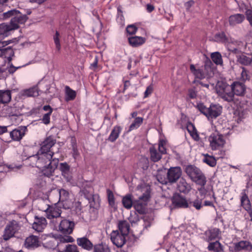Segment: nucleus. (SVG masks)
Listing matches in <instances>:
<instances>
[{"instance_id": "20e7f679", "label": "nucleus", "mask_w": 252, "mask_h": 252, "mask_svg": "<svg viewBox=\"0 0 252 252\" xmlns=\"http://www.w3.org/2000/svg\"><path fill=\"white\" fill-rule=\"evenodd\" d=\"M216 92L223 100L228 102L233 101L234 96L231 86L223 82H219L216 85Z\"/></svg>"}, {"instance_id": "6e6552de", "label": "nucleus", "mask_w": 252, "mask_h": 252, "mask_svg": "<svg viewBox=\"0 0 252 252\" xmlns=\"http://www.w3.org/2000/svg\"><path fill=\"white\" fill-rule=\"evenodd\" d=\"M19 229V224L16 220H13L9 222V223L6 225L2 235L3 240L5 241L9 240L14 236V234Z\"/></svg>"}, {"instance_id": "ea45409f", "label": "nucleus", "mask_w": 252, "mask_h": 252, "mask_svg": "<svg viewBox=\"0 0 252 252\" xmlns=\"http://www.w3.org/2000/svg\"><path fill=\"white\" fill-rule=\"evenodd\" d=\"M73 201L70 198L63 200L58 202V205L62 206L64 209H69L73 206Z\"/></svg>"}, {"instance_id": "13d9d810", "label": "nucleus", "mask_w": 252, "mask_h": 252, "mask_svg": "<svg viewBox=\"0 0 252 252\" xmlns=\"http://www.w3.org/2000/svg\"><path fill=\"white\" fill-rule=\"evenodd\" d=\"M126 30L129 34H134L136 33L137 28L134 25H130L126 27Z\"/></svg>"}, {"instance_id": "a211bd4d", "label": "nucleus", "mask_w": 252, "mask_h": 252, "mask_svg": "<svg viewBox=\"0 0 252 252\" xmlns=\"http://www.w3.org/2000/svg\"><path fill=\"white\" fill-rule=\"evenodd\" d=\"M27 130L26 126H21L14 129L10 132V136L13 141H19L25 134Z\"/></svg>"}, {"instance_id": "58836bf2", "label": "nucleus", "mask_w": 252, "mask_h": 252, "mask_svg": "<svg viewBox=\"0 0 252 252\" xmlns=\"http://www.w3.org/2000/svg\"><path fill=\"white\" fill-rule=\"evenodd\" d=\"M206 234L208 236V241H210L219 237L220 231L218 228H215L207 231Z\"/></svg>"}, {"instance_id": "bb28decb", "label": "nucleus", "mask_w": 252, "mask_h": 252, "mask_svg": "<svg viewBox=\"0 0 252 252\" xmlns=\"http://www.w3.org/2000/svg\"><path fill=\"white\" fill-rule=\"evenodd\" d=\"M122 130V127L121 126H115L108 138V140L111 142H115L119 137V134L121 132Z\"/></svg>"}, {"instance_id": "680f3d73", "label": "nucleus", "mask_w": 252, "mask_h": 252, "mask_svg": "<svg viewBox=\"0 0 252 252\" xmlns=\"http://www.w3.org/2000/svg\"><path fill=\"white\" fill-rule=\"evenodd\" d=\"M246 16L247 20L251 26H252V9H248L246 11Z\"/></svg>"}, {"instance_id": "f3484780", "label": "nucleus", "mask_w": 252, "mask_h": 252, "mask_svg": "<svg viewBox=\"0 0 252 252\" xmlns=\"http://www.w3.org/2000/svg\"><path fill=\"white\" fill-rule=\"evenodd\" d=\"M172 203L177 208H187L189 207V200L180 195H175L173 197Z\"/></svg>"}, {"instance_id": "f257e3e1", "label": "nucleus", "mask_w": 252, "mask_h": 252, "mask_svg": "<svg viewBox=\"0 0 252 252\" xmlns=\"http://www.w3.org/2000/svg\"><path fill=\"white\" fill-rule=\"evenodd\" d=\"M137 190L142 193L137 200H132V196L130 194L124 196L122 199L124 207L127 209H130L133 206L135 209L139 213L144 212L145 206L150 198V187L146 184L143 183L137 187Z\"/></svg>"}, {"instance_id": "39448f33", "label": "nucleus", "mask_w": 252, "mask_h": 252, "mask_svg": "<svg viewBox=\"0 0 252 252\" xmlns=\"http://www.w3.org/2000/svg\"><path fill=\"white\" fill-rule=\"evenodd\" d=\"M38 204L39 208L46 213V217L48 219L52 220L61 216L62 211L56 204L54 205H46L45 207H42V205L44 204L43 200H41Z\"/></svg>"}, {"instance_id": "3c124183", "label": "nucleus", "mask_w": 252, "mask_h": 252, "mask_svg": "<svg viewBox=\"0 0 252 252\" xmlns=\"http://www.w3.org/2000/svg\"><path fill=\"white\" fill-rule=\"evenodd\" d=\"M20 13H21L18 10H17L16 9H12L3 13V18L4 19H7L11 16H16V15H18Z\"/></svg>"}, {"instance_id": "864d4df0", "label": "nucleus", "mask_w": 252, "mask_h": 252, "mask_svg": "<svg viewBox=\"0 0 252 252\" xmlns=\"http://www.w3.org/2000/svg\"><path fill=\"white\" fill-rule=\"evenodd\" d=\"M240 79L243 81L250 79L249 72L244 67L241 68Z\"/></svg>"}, {"instance_id": "5fc2aeb1", "label": "nucleus", "mask_w": 252, "mask_h": 252, "mask_svg": "<svg viewBox=\"0 0 252 252\" xmlns=\"http://www.w3.org/2000/svg\"><path fill=\"white\" fill-rule=\"evenodd\" d=\"M196 107L204 115L207 116V113H208V108H207L203 103H198Z\"/></svg>"}, {"instance_id": "c85d7f7f", "label": "nucleus", "mask_w": 252, "mask_h": 252, "mask_svg": "<svg viewBox=\"0 0 252 252\" xmlns=\"http://www.w3.org/2000/svg\"><path fill=\"white\" fill-rule=\"evenodd\" d=\"M11 99V93L9 90H0V104L8 103Z\"/></svg>"}, {"instance_id": "2f4dec72", "label": "nucleus", "mask_w": 252, "mask_h": 252, "mask_svg": "<svg viewBox=\"0 0 252 252\" xmlns=\"http://www.w3.org/2000/svg\"><path fill=\"white\" fill-rule=\"evenodd\" d=\"M189 207H193L197 210H200L203 206L202 199L197 197L193 200H189Z\"/></svg>"}, {"instance_id": "dca6fc26", "label": "nucleus", "mask_w": 252, "mask_h": 252, "mask_svg": "<svg viewBox=\"0 0 252 252\" xmlns=\"http://www.w3.org/2000/svg\"><path fill=\"white\" fill-rule=\"evenodd\" d=\"M47 224L46 220L43 217L35 216L32 224V228L37 232H42Z\"/></svg>"}, {"instance_id": "9b49d317", "label": "nucleus", "mask_w": 252, "mask_h": 252, "mask_svg": "<svg viewBox=\"0 0 252 252\" xmlns=\"http://www.w3.org/2000/svg\"><path fill=\"white\" fill-rule=\"evenodd\" d=\"M56 140L53 137L50 136L45 138L40 144V148L39 151L44 153H53L51 148L56 144Z\"/></svg>"}, {"instance_id": "5701e85b", "label": "nucleus", "mask_w": 252, "mask_h": 252, "mask_svg": "<svg viewBox=\"0 0 252 252\" xmlns=\"http://www.w3.org/2000/svg\"><path fill=\"white\" fill-rule=\"evenodd\" d=\"M77 243L78 246L88 251L91 250L94 247L93 243L86 237L78 238Z\"/></svg>"}, {"instance_id": "c9c22d12", "label": "nucleus", "mask_w": 252, "mask_h": 252, "mask_svg": "<svg viewBox=\"0 0 252 252\" xmlns=\"http://www.w3.org/2000/svg\"><path fill=\"white\" fill-rule=\"evenodd\" d=\"M65 100L67 101L74 100L76 96V92L69 86L65 87Z\"/></svg>"}, {"instance_id": "8fccbe9b", "label": "nucleus", "mask_w": 252, "mask_h": 252, "mask_svg": "<svg viewBox=\"0 0 252 252\" xmlns=\"http://www.w3.org/2000/svg\"><path fill=\"white\" fill-rule=\"evenodd\" d=\"M166 145V141L164 140H160L159 142L158 145V152H159L162 155L166 153V149L165 146Z\"/></svg>"}, {"instance_id": "393cba45", "label": "nucleus", "mask_w": 252, "mask_h": 252, "mask_svg": "<svg viewBox=\"0 0 252 252\" xmlns=\"http://www.w3.org/2000/svg\"><path fill=\"white\" fill-rule=\"evenodd\" d=\"M235 250L240 251L241 250L251 251L252 249V245L247 241H241L235 244Z\"/></svg>"}, {"instance_id": "e433bc0d", "label": "nucleus", "mask_w": 252, "mask_h": 252, "mask_svg": "<svg viewBox=\"0 0 252 252\" xmlns=\"http://www.w3.org/2000/svg\"><path fill=\"white\" fill-rule=\"evenodd\" d=\"M23 96L35 97L38 95L37 89L35 87L25 90L22 92Z\"/></svg>"}, {"instance_id": "49530a36", "label": "nucleus", "mask_w": 252, "mask_h": 252, "mask_svg": "<svg viewBox=\"0 0 252 252\" xmlns=\"http://www.w3.org/2000/svg\"><path fill=\"white\" fill-rule=\"evenodd\" d=\"M60 168L62 172V174L66 178H68L67 176L68 175L70 169V166L66 162L61 163Z\"/></svg>"}, {"instance_id": "423d86ee", "label": "nucleus", "mask_w": 252, "mask_h": 252, "mask_svg": "<svg viewBox=\"0 0 252 252\" xmlns=\"http://www.w3.org/2000/svg\"><path fill=\"white\" fill-rule=\"evenodd\" d=\"M74 239L70 236H65L61 238V243L57 245L58 252H79L75 245L65 244L64 243L73 242Z\"/></svg>"}, {"instance_id": "bf43d9fd", "label": "nucleus", "mask_w": 252, "mask_h": 252, "mask_svg": "<svg viewBox=\"0 0 252 252\" xmlns=\"http://www.w3.org/2000/svg\"><path fill=\"white\" fill-rule=\"evenodd\" d=\"M216 38L218 41L222 42H224L227 40V38L224 32H221L216 34Z\"/></svg>"}, {"instance_id": "0e129e2a", "label": "nucleus", "mask_w": 252, "mask_h": 252, "mask_svg": "<svg viewBox=\"0 0 252 252\" xmlns=\"http://www.w3.org/2000/svg\"><path fill=\"white\" fill-rule=\"evenodd\" d=\"M11 43L10 40L0 41V57L2 56V48L4 47L5 46L8 45Z\"/></svg>"}, {"instance_id": "7ed1b4c3", "label": "nucleus", "mask_w": 252, "mask_h": 252, "mask_svg": "<svg viewBox=\"0 0 252 252\" xmlns=\"http://www.w3.org/2000/svg\"><path fill=\"white\" fill-rule=\"evenodd\" d=\"M185 171L193 182L201 186H205L206 183V178L199 168L194 165H189L186 167Z\"/></svg>"}, {"instance_id": "052dcab7", "label": "nucleus", "mask_w": 252, "mask_h": 252, "mask_svg": "<svg viewBox=\"0 0 252 252\" xmlns=\"http://www.w3.org/2000/svg\"><path fill=\"white\" fill-rule=\"evenodd\" d=\"M157 178L158 181L162 184L166 185L168 183H169L167 177L166 178L165 177H162L160 175L158 174L157 175Z\"/></svg>"}, {"instance_id": "a19ab883", "label": "nucleus", "mask_w": 252, "mask_h": 252, "mask_svg": "<svg viewBox=\"0 0 252 252\" xmlns=\"http://www.w3.org/2000/svg\"><path fill=\"white\" fill-rule=\"evenodd\" d=\"M208 249L209 251H213L215 252H221L222 251V248L220 243L216 241L215 242L209 244Z\"/></svg>"}, {"instance_id": "9d476101", "label": "nucleus", "mask_w": 252, "mask_h": 252, "mask_svg": "<svg viewBox=\"0 0 252 252\" xmlns=\"http://www.w3.org/2000/svg\"><path fill=\"white\" fill-rule=\"evenodd\" d=\"M182 171L180 167H171L168 169L167 173L169 183L173 184L176 183L179 179H181Z\"/></svg>"}, {"instance_id": "c03bdc74", "label": "nucleus", "mask_w": 252, "mask_h": 252, "mask_svg": "<svg viewBox=\"0 0 252 252\" xmlns=\"http://www.w3.org/2000/svg\"><path fill=\"white\" fill-rule=\"evenodd\" d=\"M2 49V56L5 58H7L9 60H11L12 56L14 55V52L12 48L10 47L6 48L3 47Z\"/></svg>"}, {"instance_id": "f704fd0d", "label": "nucleus", "mask_w": 252, "mask_h": 252, "mask_svg": "<svg viewBox=\"0 0 252 252\" xmlns=\"http://www.w3.org/2000/svg\"><path fill=\"white\" fill-rule=\"evenodd\" d=\"M252 59V56H247L245 54H242L237 57L238 62L245 65H251Z\"/></svg>"}, {"instance_id": "f03ea898", "label": "nucleus", "mask_w": 252, "mask_h": 252, "mask_svg": "<svg viewBox=\"0 0 252 252\" xmlns=\"http://www.w3.org/2000/svg\"><path fill=\"white\" fill-rule=\"evenodd\" d=\"M189 69L194 78L193 83L196 84L197 82L208 77L209 69L211 70V68L207 63L202 66L191 64L189 65Z\"/></svg>"}, {"instance_id": "4468645a", "label": "nucleus", "mask_w": 252, "mask_h": 252, "mask_svg": "<svg viewBox=\"0 0 252 252\" xmlns=\"http://www.w3.org/2000/svg\"><path fill=\"white\" fill-rule=\"evenodd\" d=\"M118 231H113L111 234V240L112 243L118 247H122L126 242L125 236Z\"/></svg>"}, {"instance_id": "b1692460", "label": "nucleus", "mask_w": 252, "mask_h": 252, "mask_svg": "<svg viewBox=\"0 0 252 252\" xmlns=\"http://www.w3.org/2000/svg\"><path fill=\"white\" fill-rule=\"evenodd\" d=\"M241 206L247 211L251 210V204L245 190H243L241 193Z\"/></svg>"}, {"instance_id": "7c9ffc66", "label": "nucleus", "mask_w": 252, "mask_h": 252, "mask_svg": "<svg viewBox=\"0 0 252 252\" xmlns=\"http://www.w3.org/2000/svg\"><path fill=\"white\" fill-rule=\"evenodd\" d=\"M203 161L209 166L214 167L217 164V159L213 156L208 154L203 155Z\"/></svg>"}, {"instance_id": "c756f323", "label": "nucleus", "mask_w": 252, "mask_h": 252, "mask_svg": "<svg viewBox=\"0 0 252 252\" xmlns=\"http://www.w3.org/2000/svg\"><path fill=\"white\" fill-rule=\"evenodd\" d=\"M114 249L111 250L108 245L101 243L95 245L94 247V252H115Z\"/></svg>"}, {"instance_id": "a878e982", "label": "nucleus", "mask_w": 252, "mask_h": 252, "mask_svg": "<svg viewBox=\"0 0 252 252\" xmlns=\"http://www.w3.org/2000/svg\"><path fill=\"white\" fill-rule=\"evenodd\" d=\"M129 44L134 47H138L144 44L146 39L141 36H131L128 38Z\"/></svg>"}, {"instance_id": "0eeeda50", "label": "nucleus", "mask_w": 252, "mask_h": 252, "mask_svg": "<svg viewBox=\"0 0 252 252\" xmlns=\"http://www.w3.org/2000/svg\"><path fill=\"white\" fill-rule=\"evenodd\" d=\"M208 140L210 146L213 150L222 147L225 144V140L223 136L217 132L212 133L209 136Z\"/></svg>"}, {"instance_id": "4d7b16f0", "label": "nucleus", "mask_w": 252, "mask_h": 252, "mask_svg": "<svg viewBox=\"0 0 252 252\" xmlns=\"http://www.w3.org/2000/svg\"><path fill=\"white\" fill-rule=\"evenodd\" d=\"M117 10H118V13H117V21L120 24H123L124 22V17L123 15V12L120 7H118Z\"/></svg>"}, {"instance_id": "4be33fe9", "label": "nucleus", "mask_w": 252, "mask_h": 252, "mask_svg": "<svg viewBox=\"0 0 252 252\" xmlns=\"http://www.w3.org/2000/svg\"><path fill=\"white\" fill-rule=\"evenodd\" d=\"M38 243V237L32 235L26 238L24 245L26 248L32 249L37 248L39 245Z\"/></svg>"}, {"instance_id": "1a4fd4ad", "label": "nucleus", "mask_w": 252, "mask_h": 252, "mask_svg": "<svg viewBox=\"0 0 252 252\" xmlns=\"http://www.w3.org/2000/svg\"><path fill=\"white\" fill-rule=\"evenodd\" d=\"M37 155H38L37 168L45 169L47 167L48 162L52 159L53 153H44L38 151Z\"/></svg>"}, {"instance_id": "a18cd8bd", "label": "nucleus", "mask_w": 252, "mask_h": 252, "mask_svg": "<svg viewBox=\"0 0 252 252\" xmlns=\"http://www.w3.org/2000/svg\"><path fill=\"white\" fill-rule=\"evenodd\" d=\"M238 42L235 41V42H232L231 43H229L227 45V47L228 50L234 53L237 54L238 53L240 49L238 46Z\"/></svg>"}, {"instance_id": "f8f14e48", "label": "nucleus", "mask_w": 252, "mask_h": 252, "mask_svg": "<svg viewBox=\"0 0 252 252\" xmlns=\"http://www.w3.org/2000/svg\"><path fill=\"white\" fill-rule=\"evenodd\" d=\"M27 19L28 17L26 15L20 13L12 18L8 26L11 31L17 29L19 27V25L24 24Z\"/></svg>"}, {"instance_id": "69168bd1", "label": "nucleus", "mask_w": 252, "mask_h": 252, "mask_svg": "<svg viewBox=\"0 0 252 252\" xmlns=\"http://www.w3.org/2000/svg\"><path fill=\"white\" fill-rule=\"evenodd\" d=\"M50 115L51 114H45L43 115V118L42 119V121L44 124L48 125L50 123Z\"/></svg>"}, {"instance_id": "72a5a7b5", "label": "nucleus", "mask_w": 252, "mask_h": 252, "mask_svg": "<svg viewBox=\"0 0 252 252\" xmlns=\"http://www.w3.org/2000/svg\"><path fill=\"white\" fill-rule=\"evenodd\" d=\"M143 122V118L142 117H138L134 119L129 126L127 132H130L138 128Z\"/></svg>"}, {"instance_id": "473e14b6", "label": "nucleus", "mask_w": 252, "mask_h": 252, "mask_svg": "<svg viewBox=\"0 0 252 252\" xmlns=\"http://www.w3.org/2000/svg\"><path fill=\"white\" fill-rule=\"evenodd\" d=\"M150 153L151 159L153 162H157L161 158L162 155L154 147L150 148Z\"/></svg>"}, {"instance_id": "412c9836", "label": "nucleus", "mask_w": 252, "mask_h": 252, "mask_svg": "<svg viewBox=\"0 0 252 252\" xmlns=\"http://www.w3.org/2000/svg\"><path fill=\"white\" fill-rule=\"evenodd\" d=\"M245 19V16L242 14H235L229 17L228 22L230 26H234L242 23Z\"/></svg>"}, {"instance_id": "de8ad7c7", "label": "nucleus", "mask_w": 252, "mask_h": 252, "mask_svg": "<svg viewBox=\"0 0 252 252\" xmlns=\"http://www.w3.org/2000/svg\"><path fill=\"white\" fill-rule=\"evenodd\" d=\"M57 191L59 194V201L70 198L69 193L67 190L61 189H58Z\"/></svg>"}, {"instance_id": "338daca9", "label": "nucleus", "mask_w": 252, "mask_h": 252, "mask_svg": "<svg viewBox=\"0 0 252 252\" xmlns=\"http://www.w3.org/2000/svg\"><path fill=\"white\" fill-rule=\"evenodd\" d=\"M72 155L74 158H76L79 155L77 146L75 144L72 145Z\"/></svg>"}, {"instance_id": "6ab92c4d", "label": "nucleus", "mask_w": 252, "mask_h": 252, "mask_svg": "<svg viewBox=\"0 0 252 252\" xmlns=\"http://www.w3.org/2000/svg\"><path fill=\"white\" fill-rule=\"evenodd\" d=\"M222 107L219 105H211L208 108V113L207 117L208 118H216L220 115Z\"/></svg>"}, {"instance_id": "37998d69", "label": "nucleus", "mask_w": 252, "mask_h": 252, "mask_svg": "<svg viewBox=\"0 0 252 252\" xmlns=\"http://www.w3.org/2000/svg\"><path fill=\"white\" fill-rule=\"evenodd\" d=\"M211 59L213 62L218 65L222 64V59L220 54L219 52H215L211 54Z\"/></svg>"}, {"instance_id": "cd10ccee", "label": "nucleus", "mask_w": 252, "mask_h": 252, "mask_svg": "<svg viewBox=\"0 0 252 252\" xmlns=\"http://www.w3.org/2000/svg\"><path fill=\"white\" fill-rule=\"evenodd\" d=\"M118 226L121 233L127 235L129 232L130 226L129 223L125 220L119 221Z\"/></svg>"}, {"instance_id": "e2e57ef3", "label": "nucleus", "mask_w": 252, "mask_h": 252, "mask_svg": "<svg viewBox=\"0 0 252 252\" xmlns=\"http://www.w3.org/2000/svg\"><path fill=\"white\" fill-rule=\"evenodd\" d=\"M188 95L190 98H195L197 96V92L194 89H190L189 90Z\"/></svg>"}, {"instance_id": "603ef678", "label": "nucleus", "mask_w": 252, "mask_h": 252, "mask_svg": "<svg viewBox=\"0 0 252 252\" xmlns=\"http://www.w3.org/2000/svg\"><path fill=\"white\" fill-rule=\"evenodd\" d=\"M27 160L28 161L30 162V164L31 166L37 167L38 155H37V154L29 157Z\"/></svg>"}, {"instance_id": "aec40b11", "label": "nucleus", "mask_w": 252, "mask_h": 252, "mask_svg": "<svg viewBox=\"0 0 252 252\" xmlns=\"http://www.w3.org/2000/svg\"><path fill=\"white\" fill-rule=\"evenodd\" d=\"M191 189V186L188 184L186 180L181 178L177 184V189L185 194L188 193Z\"/></svg>"}, {"instance_id": "2eb2a0df", "label": "nucleus", "mask_w": 252, "mask_h": 252, "mask_svg": "<svg viewBox=\"0 0 252 252\" xmlns=\"http://www.w3.org/2000/svg\"><path fill=\"white\" fill-rule=\"evenodd\" d=\"M74 226L73 221L64 219L61 221L59 229L63 233L69 234L72 233Z\"/></svg>"}, {"instance_id": "ddd939ff", "label": "nucleus", "mask_w": 252, "mask_h": 252, "mask_svg": "<svg viewBox=\"0 0 252 252\" xmlns=\"http://www.w3.org/2000/svg\"><path fill=\"white\" fill-rule=\"evenodd\" d=\"M230 86L234 96V95L243 96L245 94L246 87L244 83L236 81L233 82Z\"/></svg>"}, {"instance_id": "774afa93", "label": "nucleus", "mask_w": 252, "mask_h": 252, "mask_svg": "<svg viewBox=\"0 0 252 252\" xmlns=\"http://www.w3.org/2000/svg\"><path fill=\"white\" fill-rule=\"evenodd\" d=\"M143 163L144 164V165L142 167V168L145 170L147 169L148 167V160L146 158H143L141 159V161L139 162V166H141L140 164L141 163Z\"/></svg>"}, {"instance_id": "09e8293b", "label": "nucleus", "mask_w": 252, "mask_h": 252, "mask_svg": "<svg viewBox=\"0 0 252 252\" xmlns=\"http://www.w3.org/2000/svg\"><path fill=\"white\" fill-rule=\"evenodd\" d=\"M60 34L59 32L56 31L55 34L53 35V40L56 46V49L59 51L61 48L60 43Z\"/></svg>"}, {"instance_id": "6e6d98bb", "label": "nucleus", "mask_w": 252, "mask_h": 252, "mask_svg": "<svg viewBox=\"0 0 252 252\" xmlns=\"http://www.w3.org/2000/svg\"><path fill=\"white\" fill-rule=\"evenodd\" d=\"M108 200L110 205L113 206L115 204V199L113 193L112 191L109 189L107 190Z\"/></svg>"}, {"instance_id": "4c0bfd02", "label": "nucleus", "mask_w": 252, "mask_h": 252, "mask_svg": "<svg viewBox=\"0 0 252 252\" xmlns=\"http://www.w3.org/2000/svg\"><path fill=\"white\" fill-rule=\"evenodd\" d=\"M11 30L8 24L2 23L0 24V41H1L2 39L4 36L8 35V32Z\"/></svg>"}, {"instance_id": "79ce46f5", "label": "nucleus", "mask_w": 252, "mask_h": 252, "mask_svg": "<svg viewBox=\"0 0 252 252\" xmlns=\"http://www.w3.org/2000/svg\"><path fill=\"white\" fill-rule=\"evenodd\" d=\"M59 163V160L57 158H54L50 160L47 163V167L45 169H49L50 172H52L57 167Z\"/></svg>"}]
</instances>
